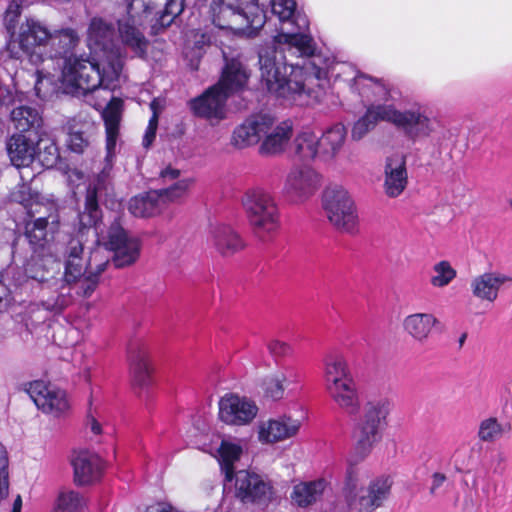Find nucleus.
<instances>
[{"mask_svg":"<svg viewBox=\"0 0 512 512\" xmlns=\"http://www.w3.org/2000/svg\"><path fill=\"white\" fill-rule=\"evenodd\" d=\"M271 9L279 21L271 46L260 49L261 85L271 94L300 105L318 99L320 82L329 76L345 78L352 92L367 106L365 114L353 125L351 136L362 139L379 121L393 124L411 140L428 137L434 131L433 120L419 102L399 110L402 92L396 86L360 73L347 63H336L316 54V44L309 33L308 17L296 8L295 0H271Z\"/></svg>","mask_w":512,"mask_h":512,"instance_id":"nucleus-1","label":"nucleus"},{"mask_svg":"<svg viewBox=\"0 0 512 512\" xmlns=\"http://www.w3.org/2000/svg\"><path fill=\"white\" fill-rule=\"evenodd\" d=\"M103 247H96L90 252L87 259L88 270L96 276V288L100 283V277L106 270L110 257L106 250L114 252L113 262L121 268L133 264L140 254V240L131 236L122 227L120 220L115 219L108 228L106 236L102 237Z\"/></svg>","mask_w":512,"mask_h":512,"instance_id":"nucleus-2","label":"nucleus"},{"mask_svg":"<svg viewBox=\"0 0 512 512\" xmlns=\"http://www.w3.org/2000/svg\"><path fill=\"white\" fill-rule=\"evenodd\" d=\"M242 205L255 237L263 244L271 243L281 228V215L274 197L261 188L248 190Z\"/></svg>","mask_w":512,"mask_h":512,"instance_id":"nucleus-3","label":"nucleus"},{"mask_svg":"<svg viewBox=\"0 0 512 512\" xmlns=\"http://www.w3.org/2000/svg\"><path fill=\"white\" fill-rule=\"evenodd\" d=\"M393 480L390 476H379L364 488L360 483L358 468H347L342 495L351 512H373L383 506L389 498Z\"/></svg>","mask_w":512,"mask_h":512,"instance_id":"nucleus-4","label":"nucleus"},{"mask_svg":"<svg viewBox=\"0 0 512 512\" xmlns=\"http://www.w3.org/2000/svg\"><path fill=\"white\" fill-rule=\"evenodd\" d=\"M389 413V400L380 398L365 403L361 414L354 420L352 438L355 442V451L361 459L368 456L374 446L381 441Z\"/></svg>","mask_w":512,"mask_h":512,"instance_id":"nucleus-5","label":"nucleus"},{"mask_svg":"<svg viewBox=\"0 0 512 512\" xmlns=\"http://www.w3.org/2000/svg\"><path fill=\"white\" fill-rule=\"evenodd\" d=\"M109 64L100 60L95 63L82 55L70 57L62 67L61 80L64 85L78 90L83 94L96 91L99 86L106 90L115 88V81L119 78L106 77Z\"/></svg>","mask_w":512,"mask_h":512,"instance_id":"nucleus-6","label":"nucleus"},{"mask_svg":"<svg viewBox=\"0 0 512 512\" xmlns=\"http://www.w3.org/2000/svg\"><path fill=\"white\" fill-rule=\"evenodd\" d=\"M267 17L259 0H226V36L253 38L266 23Z\"/></svg>","mask_w":512,"mask_h":512,"instance_id":"nucleus-7","label":"nucleus"},{"mask_svg":"<svg viewBox=\"0 0 512 512\" xmlns=\"http://www.w3.org/2000/svg\"><path fill=\"white\" fill-rule=\"evenodd\" d=\"M64 258V272L61 278L76 285L77 292L90 297L96 290V276L88 270L87 260L83 258L84 245L80 238H71L65 245L59 244V254Z\"/></svg>","mask_w":512,"mask_h":512,"instance_id":"nucleus-8","label":"nucleus"},{"mask_svg":"<svg viewBox=\"0 0 512 512\" xmlns=\"http://www.w3.org/2000/svg\"><path fill=\"white\" fill-rule=\"evenodd\" d=\"M51 32L39 20L28 18L20 25L17 39L10 41L7 48L13 58L26 55L33 65H39L45 61L41 51L47 50Z\"/></svg>","mask_w":512,"mask_h":512,"instance_id":"nucleus-9","label":"nucleus"},{"mask_svg":"<svg viewBox=\"0 0 512 512\" xmlns=\"http://www.w3.org/2000/svg\"><path fill=\"white\" fill-rule=\"evenodd\" d=\"M88 44L95 50L103 52L101 59L109 64L106 77L119 78L125 54L117 42L114 27L102 18H93L88 28Z\"/></svg>","mask_w":512,"mask_h":512,"instance_id":"nucleus-10","label":"nucleus"},{"mask_svg":"<svg viewBox=\"0 0 512 512\" xmlns=\"http://www.w3.org/2000/svg\"><path fill=\"white\" fill-rule=\"evenodd\" d=\"M322 208L329 222L339 231L355 234L358 215L348 191L339 185L327 187L322 194Z\"/></svg>","mask_w":512,"mask_h":512,"instance_id":"nucleus-11","label":"nucleus"},{"mask_svg":"<svg viewBox=\"0 0 512 512\" xmlns=\"http://www.w3.org/2000/svg\"><path fill=\"white\" fill-rule=\"evenodd\" d=\"M115 149L107 150L103 166L95 175L87 189L84 211L79 214L80 223L84 227L96 226L101 217L98 202L106 200L113 194V166Z\"/></svg>","mask_w":512,"mask_h":512,"instance_id":"nucleus-12","label":"nucleus"},{"mask_svg":"<svg viewBox=\"0 0 512 512\" xmlns=\"http://www.w3.org/2000/svg\"><path fill=\"white\" fill-rule=\"evenodd\" d=\"M24 390L39 410L54 417H61L70 410V402L64 390L44 381L36 380L24 385Z\"/></svg>","mask_w":512,"mask_h":512,"instance_id":"nucleus-13","label":"nucleus"},{"mask_svg":"<svg viewBox=\"0 0 512 512\" xmlns=\"http://www.w3.org/2000/svg\"><path fill=\"white\" fill-rule=\"evenodd\" d=\"M191 112L211 123H218L224 117V68L216 84L207 88L200 96L188 101Z\"/></svg>","mask_w":512,"mask_h":512,"instance_id":"nucleus-14","label":"nucleus"},{"mask_svg":"<svg viewBox=\"0 0 512 512\" xmlns=\"http://www.w3.org/2000/svg\"><path fill=\"white\" fill-rule=\"evenodd\" d=\"M233 478H235V497L241 502L266 504L270 501L273 488L262 476L241 469L234 473Z\"/></svg>","mask_w":512,"mask_h":512,"instance_id":"nucleus-15","label":"nucleus"},{"mask_svg":"<svg viewBox=\"0 0 512 512\" xmlns=\"http://www.w3.org/2000/svg\"><path fill=\"white\" fill-rule=\"evenodd\" d=\"M320 184V175L310 166H294L288 172L284 192L294 201H304L312 196Z\"/></svg>","mask_w":512,"mask_h":512,"instance_id":"nucleus-16","label":"nucleus"},{"mask_svg":"<svg viewBox=\"0 0 512 512\" xmlns=\"http://www.w3.org/2000/svg\"><path fill=\"white\" fill-rule=\"evenodd\" d=\"M302 426V419L283 414L262 421L258 425V440L262 444H274L295 437Z\"/></svg>","mask_w":512,"mask_h":512,"instance_id":"nucleus-17","label":"nucleus"},{"mask_svg":"<svg viewBox=\"0 0 512 512\" xmlns=\"http://www.w3.org/2000/svg\"><path fill=\"white\" fill-rule=\"evenodd\" d=\"M47 216L38 217L31 225L26 227V237L33 248V254L51 257V263L55 262L57 252H59V244L50 242L46 238V228L49 224L58 222L57 211H47Z\"/></svg>","mask_w":512,"mask_h":512,"instance_id":"nucleus-18","label":"nucleus"},{"mask_svg":"<svg viewBox=\"0 0 512 512\" xmlns=\"http://www.w3.org/2000/svg\"><path fill=\"white\" fill-rule=\"evenodd\" d=\"M82 297L76 290V285L67 283L65 279H55L41 288L42 306L51 312L59 313L73 304L75 297Z\"/></svg>","mask_w":512,"mask_h":512,"instance_id":"nucleus-19","label":"nucleus"},{"mask_svg":"<svg viewBox=\"0 0 512 512\" xmlns=\"http://www.w3.org/2000/svg\"><path fill=\"white\" fill-rule=\"evenodd\" d=\"M383 191L388 198H398L407 188L408 172L405 157L400 154L388 156L384 163Z\"/></svg>","mask_w":512,"mask_h":512,"instance_id":"nucleus-20","label":"nucleus"},{"mask_svg":"<svg viewBox=\"0 0 512 512\" xmlns=\"http://www.w3.org/2000/svg\"><path fill=\"white\" fill-rule=\"evenodd\" d=\"M273 125L274 118L268 114L252 115L234 130L233 143L239 148L255 145Z\"/></svg>","mask_w":512,"mask_h":512,"instance_id":"nucleus-21","label":"nucleus"},{"mask_svg":"<svg viewBox=\"0 0 512 512\" xmlns=\"http://www.w3.org/2000/svg\"><path fill=\"white\" fill-rule=\"evenodd\" d=\"M149 348L141 341L133 342L128 351L129 369L133 385L148 388L152 384Z\"/></svg>","mask_w":512,"mask_h":512,"instance_id":"nucleus-22","label":"nucleus"},{"mask_svg":"<svg viewBox=\"0 0 512 512\" xmlns=\"http://www.w3.org/2000/svg\"><path fill=\"white\" fill-rule=\"evenodd\" d=\"M80 37L72 28H62L51 32V39L45 52V60L59 58L65 61L70 57H77L73 54L74 49L79 45Z\"/></svg>","mask_w":512,"mask_h":512,"instance_id":"nucleus-23","label":"nucleus"},{"mask_svg":"<svg viewBox=\"0 0 512 512\" xmlns=\"http://www.w3.org/2000/svg\"><path fill=\"white\" fill-rule=\"evenodd\" d=\"M74 482L77 485H89L98 481L102 475L103 463L101 458L91 452L81 451L72 461Z\"/></svg>","mask_w":512,"mask_h":512,"instance_id":"nucleus-24","label":"nucleus"},{"mask_svg":"<svg viewBox=\"0 0 512 512\" xmlns=\"http://www.w3.org/2000/svg\"><path fill=\"white\" fill-rule=\"evenodd\" d=\"M511 278L500 272H485L470 281V290L479 300L493 303L499 294L500 288Z\"/></svg>","mask_w":512,"mask_h":512,"instance_id":"nucleus-25","label":"nucleus"},{"mask_svg":"<svg viewBox=\"0 0 512 512\" xmlns=\"http://www.w3.org/2000/svg\"><path fill=\"white\" fill-rule=\"evenodd\" d=\"M257 413L258 407L253 400L237 394H226V424H248Z\"/></svg>","mask_w":512,"mask_h":512,"instance_id":"nucleus-26","label":"nucleus"},{"mask_svg":"<svg viewBox=\"0 0 512 512\" xmlns=\"http://www.w3.org/2000/svg\"><path fill=\"white\" fill-rule=\"evenodd\" d=\"M439 324V319L433 313L419 312L404 318L403 329L415 341L423 343Z\"/></svg>","mask_w":512,"mask_h":512,"instance_id":"nucleus-27","label":"nucleus"},{"mask_svg":"<svg viewBox=\"0 0 512 512\" xmlns=\"http://www.w3.org/2000/svg\"><path fill=\"white\" fill-rule=\"evenodd\" d=\"M7 154L16 167L29 166L36 155L37 146L23 134H14L6 142Z\"/></svg>","mask_w":512,"mask_h":512,"instance_id":"nucleus-28","label":"nucleus"},{"mask_svg":"<svg viewBox=\"0 0 512 512\" xmlns=\"http://www.w3.org/2000/svg\"><path fill=\"white\" fill-rule=\"evenodd\" d=\"M293 125L290 121H283L276 127L264 133L263 141L259 147V153L265 156L282 153L291 139Z\"/></svg>","mask_w":512,"mask_h":512,"instance_id":"nucleus-29","label":"nucleus"},{"mask_svg":"<svg viewBox=\"0 0 512 512\" xmlns=\"http://www.w3.org/2000/svg\"><path fill=\"white\" fill-rule=\"evenodd\" d=\"M333 401L348 414H355L360 408V400L354 378L326 388Z\"/></svg>","mask_w":512,"mask_h":512,"instance_id":"nucleus-30","label":"nucleus"},{"mask_svg":"<svg viewBox=\"0 0 512 512\" xmlns=\"http://www.w3.org/2000/svg\"><path fill=\"white\" fill-rule=\"evenodd\" d=\"M12 201L21 204L30 216L41 214L43 210L57 211V205L48 201L46 203L41 201L40 195L33 191L28 184H20L11 192Z\"/></svg>","mask_w":512,"mask_h":512,"instance_id":"nucleus-31","label":"nucleus"},{"mask_svg":"<svg viewBox=\"0 0 512 512\" xmlns=\"http://www.w3.org/2000/svg\"><path fill=\"white\" fill-rule=\"evenodd\" d=\"M250 77V71L244 65L238 54L228 59L226 56V100L231 94L245 90Z\"/></svg>","mask_w":512,"mask_h":512,"instance_id":"nucleus-32","label":"nucleus"},{"mask_svg":"<svg viewBox=\"0 0 512 512\" xmlns=\"http://www.w3.org/2000/svg\"><path fill=\"white\" fill-rule=\"evenodd\" d=\"M295 156L303 161L310 162L316 158L322 159L320 153V138L311 129L301 130L293 140Z\"/></svg>","mask_w":512,"mask_h":512,"instance_id":"nucleus-33","label":"nucleus"},{"mask_svg":"<svg viewBox=\"0 0 512 512\" xmlns=\"http://www.w3.org/2000/svg\"><path fill=\"white\" fill-rule=\"evenodd\" d=\"M128 209L135 217H153L164 209L161 194L153 190L137 195L130 199Z\"/></svg>","mask_w":512,"mask_h":512,"instance_id":"nucleus-34","label":"nucleus"},{"mask_svg":"<svg viewBox=\"0 0 512 512\" xmlns=\"http://www.w3.org/2000/svg\"><path fill=\"white\" fill-rule=\"evenodd\" d=\"M122 108V100L112 97L102 112L106 129V150L115 149L116 147Z\"/></svg>","mask_w":512,"mask_h":512,"instance_id":"nucleus-35","label":"nucleus"},{"mask_svg":"<svg viewBox=\"0 0 512 512\" xmlns=\"http://www.w3.org/2000/svg\"><path fill=\"white\" fill-rule=\"evenodd\" d=\"M347 130L341 123H336L323 131L320 138L322 160L333 159L343 147Z\"/></svg>","mask_w":512,"mask_h":512,"instance_id":"nucleus-36","label":"nucleus"},{"mask_svg":"<svg viewBox=\"0 0 512 512\" xmlns=\"http://www.w3.org/2000/svg\"><path fill=\"white\" fill-rule=\"evenodd\" d=\"M352 372L342 355H330L324 361V382L326 388L352 378Z\"/></svg>","mask_w":512,"mask_h":512,"instance_id":"nucleus-37","label":"nucleus"},{"mask_svg":"<svg viewBox=\"0 0 512 512\" xmlns=\"http://www.w3.org/2000/svg\"><path fill=\"white\" fill-rule=\"evenodd\" d=\"M326 488V481L318 479L307 482H300L293 487L291 499L300 507H306L314 503Z\"/></svg>","mask_w":512,"mask_h":512,"instance_id":"nucleus-38","label":"nucleus"},{"mask_svg":"<svg viewBox=\"0 0 512 512\" xmlns=\"http://www.w3.org/2000/svg\"><path fill=\"white\" fill-rule=\"evenodd\" d=\"M59 252L54 263H51V257L49 255L40 256L33 254L31 261L27 264L26 274L29 278L43 284L50 283L52 274L56 268H58Z\"/></svg>","mask_w":512,"mask_h":512,"instance_id":"nucleus-39","label":"nucleus"},{"mask_svg":"<svg viewBox=\"0 0 512 512\" xmlns=\"http://www.w3.org/2000/svg\"><path fill=\"white\" fill-rule=\"evenodd\" d=\"M87 123H83L76 118L69 119L65 125L67 132V146L68 148L78 154H81L90 144L89 136L87 135Z\"/></svg>","mask_w":512,"mask_h":512,"instance_id":"nucleus-40","label":"nucleus"},{"mask_svg":"<svg viewBox=\"0 0 512 512\" xmlns=\"http://www.w3.org/2000/svg\"><path fill=\"white\" fill-rule=\"evenodd\" d=\"M11 121L19 132L37 130L42 124L38 110L30 106H19L12 110Z\"/></svg>","mask_w":512,"mask_h":512,"instance_id":"nucleus-41","label":"nucleus"},{"mask_svg":"<svg viewBox=\"0 0 512 512\" xmlns=\"http://www.w3.org/2000/svg\"><path fill=\"white\" fill-rule=\"evenodd\" d=\"M198 448L214 457L219 463L220 471L224 472V435L220 430L215 429L202 435Z\"/></svg>","mask_w":512,"mask_h":512,"instance_id":"nucleus-42","label":"nucleus"},{"mask_svg":"<svg viewBox=\"0 0 512 512\" xmlns=\"http://www.w3.org/2000/svg\"><path fill=\"white\" fill-rule=\"evenodd\" d=\"M247 447L248 444L245 440L232 442L226 439V483L231 482L234 473L237 472L234 464L243 457L248 459Z\"/></svg>","mask_w":512,"mask_h":512,"instance_id":"nucleus-43","label":"nucleus"},{"mask_svg":"<svg viewBox=\"0 0 512 512\" xmlns=\"http://www.w3.org/2000/svg\"><path fill=\"white\" fill-rule=\"evenodd\" d=\"M457 276L456 270L450 262L441 260L431 268L430 284L435 288L448 286Z\"/></svg>","mask_w":512,"mask_h":512,"instance_id":"nucleus-44","label":"nucleus"},{"mask_svg":"<svg viewBox=\"0 0 512 512\" xmlns=\"http://www.w3.org/2000/svg\"><path fill=\"white\" fill-rule=\"evenodd\" d=\"M275 374L291 392L297 389L301 381L300 369L294 360H284L282 363H278Z\"/></svg>","mask_w":512,"mask_h":512,"instance_id":"nucleus-45","label":"nucleus"},{"mask_svg":"<svg viewBox=\"0 0 512 512\" xmlns=\"http://www.w3.org/2000/svg\"><path fill=\"white\" fill-rule=\"evenodd\" d=\"M509 429V425L502 424L496 418L490 417L480 423L478 437L484 442H494Z\"/></svg>","mask_w":512,"mask_h":512,"instance_id":"nucleus-46","label":"nucleus"},{"mask_svg":"<svg viewBox=\"0 0 512 512\" xmlns=\"http://www.w3.org/2000/svg\"><path fill=\"white\" fill-rule=\"evenodd\" d=\"M193 184V178H185L177 181L166 189L157 190L161 194L164 208L168 203L176 202L184 198Z\"/></svg>","mask_w":512,"mask_h":512,"instance_id":"nucleus-47","label":"nucleus"},{"mask_svg":"<svg viewBox=\"0 0 512 512\" xmlns=\"http://www.w3.org/2000/svg\"><path fill=\"white\" fill-rule=\"evenodd\" d=\"M155 1L145 4L142 3L143 12L147 13L155 8ZM184 10V0H168L165 4L162 15L160 16L161 25H170L175 17Z\"/></svg>","mask_w":512,"mask_h":512,"instance_id":"nucleus-48","label":"nucleus"},{"mask_svg":"<svg viewBox=\"0 0 512 512\" xmlns=\"http://www.w3.org/2000/svg\"><path fill=\"white\" fill-rule=\"evenodd\" d=\"M85 507V500L76 491H62L57 498V508L63 512H79Z\"/></svg>","mask_w":512,"mask_h":512,"instance_id":"nucleus-49","label":"nucleus"},{"mask_svg":"<svg viewBox=\"0 0 512 512\" xmlns=\"http://www.w3.org/2000/svg\"><path fill=\"white\" fill-rule=\"evenodd\" d=\"M266 398L273 401L284 398L286 392H290L287 386L277 377L275 373L267 376L262 383Z\"/></svg>","mask_w":512,"mask_h":512,"instance_id":"nucleus-50","label":"nucleus"},{"mask_svg":"<svg viewBox=\"0 0 512 512\" xmlns=\"http://www.w3.org/2000/svg\"><path fill=\"white\" fill-rule=\"evenodd\" d=\"M267 348L274 358L276 365L284 360H291L293 348L288 343L274 339L268 343Z\"/></svg>","mask_w":512,"mask_h":512,"instance_id":"nucleus-51","label":"nucleus"},{"mask_svg":"<svg viewBox=\"0 0 512 512\" xmlns=\"http://www.w3.org/2000/svg\"><path fill=\"white\" fill-rule=\"evenodd\" d=\"M8 456L5 447L0 444V499L8 495Z\"/></svg>","mask_w":512,"mask_h":512,"instance_id":"nucleus-52","label":"nucleus"},{"mask_svg":"<svg viewBox=\"0 0 512 512\" xmlns=\"http://www.w3.org/2000/svg\"><path fill=\"white\" fill-rule=\"evenodd\" d=\"M245 247L241 236L234 230L226 228V255L236 253Z\"/></svg>","mask_w":512,"mask_h":512,"instance_id":"nucleus-53","label":"nucleus"},{"mask_svg":"<svg viewBox=\"0 0 512 512\" xmlns=\"http://www.w3.org/2000/svg\"><path fill=\"white\" fill-rule=\"evenodd\" d=\"M223 7H224L223 0H214L211 3L210 12H209L213 25L220 30H222L224 28L223 17H222V13H223V9H224Z\"/></svg>","mask_w":512,"mask_h":512,"instance_id":"nucleus-54","label":"nucleus"},{"mask_svg":"<svg viewBox=\"0 0 512 512\" xmlns=\"http://www.w3.org/2000/svg\"><path fill=\"white\" fill-rule=\"evenodd\" d=\"M158 122H156V116H152L149 120L147 129L145 131L144 137H143V145L144 147L148 148L156 136V130H157Z\"/></svg>","mask_w":512,"mask_h":512,"instance_id":"nucleus-55","label":"nucleus"},{"mask_svg":"<svg viewBox=\"0 0 512 512\" xmlns=\"http://www.w3.org/2000/svg\"><path fill=\"white\" fill-rule=\"evenodd\" d=\"M447 480L446 475L440 472H435L431 476L430 494L436 495L440 487L443 486Z\"/></svg>","mask_w":512,"mask_h":512,"instance_id":"nucleus-56","label":"nucleus"},{"mask_svg":"<svg viewBox=\"0 0 512 512\" xmlns=\"http://www.w3.org/2000/svg\"><path fill=\"white\" fill-rule=\"evenodd\" d=\"M21 5L13 0L7 10H6V20L9 22H14L16 18L20 15Z\"/></svg>","mask_w":512,"mask_h":512,"instance_id":"nucleus-57","label":"nucleus"},{"mask_svg":"<svg viewBox=\"0 0 512 512\" xmlns=\"http://www.w3.org/2000/svg\"><path fill=\"white\" fill-rule=\"evenodd\" d=\"M47 150L49 155L47 157L43 156L42 162L47 167H51L56 163L58 159V150L57 147L54 145L49 146Z\"/></svg>","mask_w":512,"mask_h":512,"instance_id":"nucleus-58","label":"nucleus"},{"mask_svg":"<svg viewBox=\"0 0 512 512\" xmlns=\"http://www.w3.org/2000/svg\"><path fill=\"white\" fill-rule=\"evenodd\" d=\"M145 512H179V511L174 509L169 504L158 503V504L148 507Z\"/></svg>","mask_w":512,"mask_h":512,"instance_id":"nucleus-59","label":"nucleus"},{"mask_svg":"<svg viewBox=\"0 0 512 512\" xmlns=\"http://www.w3.org/2000/svg\"><path fill=\"white\" fill-rule=\"evenodd\" d=\"M496 484L490 480L486 479L484 485L481 488V492L483 494L484 499H489L490 495L496 491Z\"/></svg>","mask_w":512,"mask_h":512,"instance_id":"nucleus-60","label":"nucleus"},{"mask_svg":"<svg viewBox=\"0 0 512 512\" xmlns=\"http://www.w3.org/2000/svg\"><path fill=\"white\" fill-rule=\"evenodd\" d=\"M9 304V292L5 285L0 283V312L4 311Z\"/></svg>","mask_w":512,"mask_h":512,"instance_id":"nucleus-61","label":"nucleus"},{"mask_svg":"<svg viewBox=\"0 0 512 512\" xmlns=\"http://www.w3.org/2000/svg\"><path fill=\"white\" fill-rule=\"evenodd\" d=\"M179 175H180V171L178 169H174L171 167H167L166 169L162 170L160 173V176L163 179H170V180H174V179L178 178Z\"/></svg>","mask_w":512,"mask_h":512,"instance_id":"nucleus-62","label":"nucleus"},{"mask_svg":"<svg viewBox=\"0 0 512 512\" xmlns=\"http://www.w3.org/2000/svg\"><path fill=\"white\" fill-rule=\"evenodd\" d=\"M494 461L496 462L494 472H496V473L502 472L504 469V467H502V465L506 462V456L503 453H498L495 456Z\"/></svg>","mask_w":512,"mask_h":512,"instance_id":"nucleus-63","label":"nucleus"},{"mask_svg":"<svg viewBox=\"0 0 512 512\" xmlns=\"http://www.w3.org/2000/svg\"><path fill=\"white\" fill-rule=\"evenodd\" d=\"M150 109L152 110V116H156V122H158L159 113L161 111L160 102L157 99H154L150 103Z\"/></svg>","mask_w":512,"mask_h":512,"instance_id":"nucleus-64","label":"nucleus"}]
</instances>
